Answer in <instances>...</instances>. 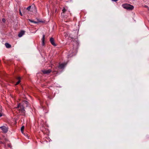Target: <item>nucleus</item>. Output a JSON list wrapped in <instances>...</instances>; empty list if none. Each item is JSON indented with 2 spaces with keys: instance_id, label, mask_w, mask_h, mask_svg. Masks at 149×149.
I'll return each instance as SVG.
<instances>
[{
  "instance_id": "1",
  "label": "nucleus",
  "mask_w": 149,
  "mask_h": 149,
  "mask_svg": "<svg viewBox=\"0 0 149 149\" xmlns=\"http://www.w3.org/2000/svg\"><path fill=\"white\" fill-rule=\"evenodd\" d=\"M28 102L26 101H24L23 102V104H19L16 107V108L18 109L19 112L23 113L24 115L25 113V110L24 109V107H28Z\"/></svg>"
},
{
  "instance_id": "2",
  "label": "nucleus",
  "mask_w": 149,
  "mask_h": 149,
  "mask_svg": "<svg viewBox=\"0 0 149 149\" xmlns=\"http://www.w3.org/2000/svg\"><path fill=\"white\" fill-rule=\"evenodd\" d=\"M122 6L124 8L129 10H132L134 8V6L128 4H123Z\"/></svg>"
},
{
  "instance_id": "3",
  "label": "nucleus",
  "mask_w": 149,
  "mask_h": 149,
  "mask_svg": "<svg viewBox=\"0 0 149 149\" xmlns=\"http://www.w3.org/2000/svg\"><path fill=\"white\" fill-rule=\"evenodd\" d=\"M0 128L2 130L3 132L4 133H6L8 131V127L5 126H2L0 127Z\"/></svg>"
},
{
  "instance_id": "4",
  "label": "nucleus",
  "mask_w": 149,
  "mask_h": 149,
  "mask_svg": "<svg viewBox=\"0 0 149 149\" xmlns=\"http://www.w3.org/2000/svg\"><path fill=\"white\" fill-rule=\"evenodd\" d=\"M52 71V70L50 69H49L48 70H42V72L44 74H48L50 73Z\"/></svg>"
},
{
  "instance_id": "5",
  "label": "nucleus",
  "mask_w": 149,
  "mask_h": 149,
  "mask_svg": "<svg viewBox=\"0 0 149 149\" xmlns=\"http://www.w3.org/2000/svg\"><path fill=\"white\" fill-rule=\"evenodd\" d=\"M50 42L51 43L52 45L54 46H56V45L55 44L54 42V40L53 38H50Z\"/></svg>"
},
{
  "instance_id": "6",
  "label": "nucleus",
  "mask_w": 149,
  "mask_h": 149,
  "mask_svg": "<svg viewBox=\"0 0 149 149\" xmlns=\"http://www.w3.org/2000/svg\"><path fill=\"white\" fill-rule=\"evenodd\" d=\"M66 65V64L65 63H62L60 64L59 66V68L61 69H63Z\"/></svg>"
},
{
  "instance_id": "7",
  "label": "nucleus",
  "mask_w": 149,
  "mask_h": 149,
  "mask_svg": "<svg viewBox=\"0 0 149 149\" xmlns=\"http://www.w3.org/2000/svg\"><path fill=\"white\" fill-rule=\"evenodd\" d=\"M68 7L66 6H65L64 7H63V9L62 10V14L63 13H64L68 10Z\"/></svg>"
},
{
  "instance_id": "8",
  "label": "nucleus",
  "mask_w": 149,
  "mask_h": 149,
  "mask_svg": "<svg viewBox=\"0 0 149 149\" xmlns=\"http://www.w3.org/2000/svg\"><path fill=\"white\" fill-rule=\"evenodd\" d=\"M25 32L24 31H21L18 34V36L19 37H21L24 34Z\"/></svg>"
},
{
  "instance_id": "9",
  "label": "nucleus",
  "mask_w": 149,
  "mask_h": 149,
  "mask_svg": "<svg viewBox=\"0 0 149 149\" xmlns=\"http://www.w3.org/2000/svg\"><path fill=\"white\" fill-rule=\"evenodd\" d=\"M45 35H43L42 38V44L43 45H45Z\"/></svg>"
},
{
  "instance_id": "10",
  "label": "nucleus",
  "mask_w": 149,
  "mask_h": 149,
  "mask_svg": "<svg viewBox=\"0 0 149 149\" xmlns=\"http://www.w3.org/2000/svg\"><path fill=\"white\" fill-rule=\"evenodd\" d=\"M29 20L30 22H31L35 24H37V23H38L39 22H41L39 20H38L37 21H34L33 20H31L30 19H29Z\"/></svg>"
},
{
  "instance_id": "11",
  "label": "nucleus",
  "mask_w": 149,
  "mask_h": 149,
  "mask_svg": "<svg viewBox=\"0 0 149 149\" xmlns=\"http://www.w3.org/2000/svg\"><path fill=\"white\" fill-rule=\"evenodd\" d=\"M5 45L6 47L7 48H9L11 47V45L8 43H5Z\"/></svg>"
},
{
  "instance_id": "12",
  "label": "nucleus",
  "mask_w": 149,
  "mask_h": 149,
  "mask_svg": "<svg viewBox=\"0 0 149 149\" xmlns=\"http://www.w3.org/2000/svg\"><path fill=\"white\" fill-rule=\"evenodd\" d=\"M20 78L19 77H18L17 78V79H18V81L16 83V84H15V85H17L19 84V83L20 82Z\"/></svg>"
},
{
  "instance_id": "13",
  "label": "nucleus",
  "mask_w": 149,
  "mask_h": 149,
  "mask_svg": "<svg viewBox=\"0 0 149 149\" xmlns=\"http://www.w3.org/2000/svg\"><path fill=\"white\" fill-rule=\"evenodd\" d=\"M24 126H22V127L21 128V132L22 133H23V130H24Z\"/></svg>"
},
{
  "instance_id": "14",
  "label": "nucleus",
  "mask_w": 149,
  "mask_h": 149,
  "mask_svg": "<svg viewBox=\"0 0 149 149\" xmlns=\"http://www.w3.org/2000/svg\"><path fill=\"white\" fill-rule=\"evenodd\" d=\"M31 6H29L27 8H26V9L28 10V11H30V9H31Z\"/></svg>"
},
{
  "instance_id": "15",
  "label": "nucleus",
  "mask_w": 149,
  "mask_h": 149,
  "mask_svg": "<svg viewBox=\"0 0 149 149\" xmlns=\"http://www.w3.org/2000/svg\"><path fill=\"white\" fill-rule=\"evenodd\" d=\"M6 19L4 18H3L2 19V21L3 22H6Z\"/></svg>"
},
{
  "instance_id": "16",
  "label": "nucleus",
  "mask_w": 149,
  "mask_h": 149,
  "mask_svg": "<svg viewBox=\"0 0 149 149\" xmlns=\"http://www.w3.org/2000/svg\"><path fill=\"white\" fill-rule=\"evenodd\" d=\"M3 115V113L2 112L0 111V117L2 116Z\"/></svg>"
},
{
  "instance_id": "17",
  "label": "nucleus",
  "mask_w": 149,
  "mask_h": 149,
  "mask_svg": "<svg viewBox=\"0 0 149 149\" xmlns=\"http://www.w3.org/2000/svg\"><path fill=\"white\" fill-rule=\"evenodd\" d=\"M19 14H20V15L21 16H22V13H21V12L20 11V9L19 10Z\"/></svg>"
},
{
  "instance_id": "18",
  "label": "nucleus",
  "mask_w": 149,
  "mask_h": 149,
  "mask_svg": "<svg viewBox=\"0 0 149 149\" xmlns=\"http://www.w3.org/2000/svg\"><path fill=\"white\" fill-rule=\"evenodd\" d=\"M2 108L1 107H0V111L2 112Z\"/></svg>"
},
{
  "instance_id": "19",
  "label": "nucleus",
  "mask_w": 149,
  "mask_h": 149,
  "mask_svg": "<svg viewBox=\"0 0 149 149\" xmlns=\"http://www.w3.org/2000/svg\"><path fill=\"white\" fill-rule=\"evenodd\" d=\"M111 0L113 1L116 2V1H118V0Z\"/></svg>"
},
{
  "instance_id": "20",
  "label": "nucleus",
  "mask_w": 149,
  "mask_h": 149,
  "mask_svg": "<svg viewBox=\"0 0 149 149\" xmlns=\"http://www.w3.org/2000/svg\"><path fill=\"white\" fill-rule=\"evenodd\" d=\"M74 52H75V53H76V50L75 49L74 50ZM75 54H74V55Z\"/></svg>"
},
{
  "instance_id": "21",
  "label": "nucleus",
  "mask_w": 149,
  "mask_h": 149,
  "mask_svg": "<svg viewBox=\"0 0 149 149\" xmlns=\"http://www.w3.org/2000/svg\"><path fill=\"white\" fill-rule=\"evenodd\" d=\"M69 56H70V57H71V56H70L69 55Z\"/></svg>"
},
{
  "instance_id": "22",
  "label": "nucleus",
  "mask_w": 149,
  "mask_h": 149,
  "mask_svg": "<svg viewBox=\"0 0 149 149\" xmlns=\"http://www.w3.org/2000/svg\"><path fill=\"white\" fill-rule=\"evenodd\" d=\"M70 52H71L70 53H72V52H71V51H70ZM72 53H73V52H72Z\"/></svg>"
}]
</instances>
